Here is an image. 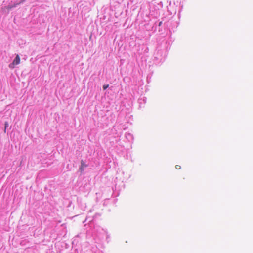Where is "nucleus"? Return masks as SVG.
I'll return each instance as SVG.
<instances>
[{
  "mask_svg": "<svg viewBox=\"0 0 253 253\" xmlns=\"http://www.w3.org/2000/svg\"><path fill=\"white\" fill-rule=\"evenodd\" d=\"M81 164L80 169L81 171H83L84 170V168L87 167V165L85 164L83 160L81 161Z\"/></svg>",
  "mask_w": 253,
  "mask_h": 253,
  "instance_id": "obj_2",
  "label": "nucleus"
},
{
  "mask_svg": "<svg viewBox=\"0 0 253 253\" xmlns=\"http://www.w3.org/2000/svg\"><path fill=\"white\" fill-rule=\"evenodd\" d=\"M20 62V58L19 55H17L12 63L9 64V67L10 68H14L15 65L19 64Z\"/></svg>",
  "mask_w": 253,
  "mask_h": 253,
  "instance_id": "obj_1",
  "label": "nucleus"
},
{
  "mask_svg": "<svg viewBox=\"0 0 253 253\" xmlns=\"http://www.w3.org/2000/svg\"><path fill=\"white\" fill-rule=\"evenodd\" d=\"M175 168H176L177 169H180V168H181V167H180V165H176V166H175Z\"/></svg>",
  "mask_w": 253,
  "mask_h": 253,
  "instance_id": "obj_5",
  "label": "nucleus"
},
{
  "mask_svg": "<svg viewBox=\"0 0 253 253\" xmlns=\"http://www.w3.org/2000/svg\"><path fill=\"white\" fill-rule=\"evenodd\" d=\"M162 22H160L159 24V26H160L162 25Z\"/></svg>",
  "mask_w": 253,
  "mask_h": 253,
  "instance_id": "obj_6",
  "label": "nucleus"
},
{
  "mask_svg": "<svg viewBox=\"0 0 253 253\" xmlns=\"http://www.w3.org/2000/svg\"><path fill=\"white\" fill-rule=\"evenodd\" d=\"M8 123L7 122H6L5 123V128H4V130L5 133L6 132V128L8 127Z\"/></svg>",
  "mask_w": 253,
  "mask_h": 253,
  "instance_id": "obj_3",
  "label": "nucleus"
},
{
  "mask_svg": "<svg viewBox=\"0 0 253 253\" xmlns=\"http://www.w3.org/2000/svg\"><path fill=\"white\" fill-rule=\"evenodd\" d=\"M109 87V84H105L103 86V88L104 90L106 89Z\"/></svg>",
  "mask_w": 253,
  "mask_h": 253,
  "instance_id": "obj_4",
  "label": "nucleus"
}]
</instances>
